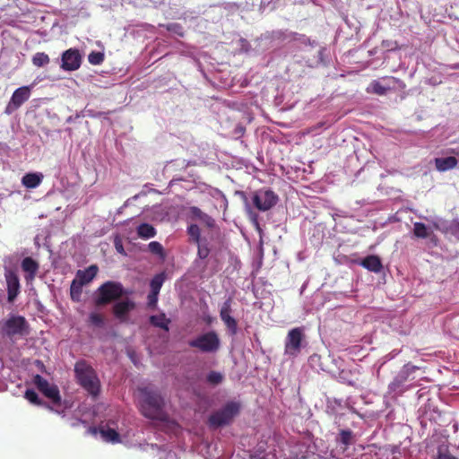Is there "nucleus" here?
Returning a JSON list of instances; mask_svg holds the SVG:
<instances>
[{
  "mask_svg": "<svg viewBox=\"0 0 459 459\" xmlns=\"http://www.w3.org/2000/svg\"><path fill=\"white\" fill-rule=\"evenodd\" d=\"M310 439L287 444L277 435H264L257 442L250 459H328V453L317 452Z\"/></svg>",
  "mask_w": 459,
  "mask_h": 459,
  "instance_id": "obj_1",
  "label": "nucleus"
},
{
  "mask_svg": "<svg viewBox=\"0 0 459 459\" xmlns=\"http://www.w3.org/2000/svg\"><path fill=\"white\" fill-rule=\"evenodd\" d=\"M335 441L336 449L328 454V459H374L369 454L355 455V435L348 429H340Z\"/></svg>",
  "mask_w": 459,
  "mask_h": 459,
  "instance_id": "obj_2",
  "label": "nucleus"
},
{
  "mask_svg": "<svg viewBox=\"0 0 459 459\" xmlns=\"http://www.w3.org/2000/svg\"><path fill=\"white\" fill-rule=\"evenodd\" d=\"M139 392L143 414L152 420H166L167 416L163 411L164 399L160 392L150 386L141 388Z\"/></svg>",
  "mask_w": 459,
  "mask_h": 459,
  "instance_id": "obj_3",
  "label": "nucleus"
},
{
  "mask_svg": "<svg viewBox=\"0 0 459 459\" xmlns=\"http://www.w3.org/2000/svg\"><path fill=\"white\" fill-rule=\"evenodd\" d=\"M33 384L47 398L50 400L51 405H49L48 408L51 411L58 414H62L66 409L72 406L68 401L61 400L58 387L54 384H50L41 376L36 375L33 377Z\"/></svg>",
  "mask_w": 459,
  "mask_h": 459,
  "instance_id": "obj_4",
  "label": "nucleus"
},
{
  "mask_svg": "<svg viewBox=\"0 0 459 459\" xmlns=\"http://www.w3.org/2000/svg\"><path fill=\"white\" fill-rule=\"evenodd\" d=\"M1 333L4 337L14 342L29 335L30 325L23 316L11 315L2 321Z\"/></svg>",
  "mask_w": 459,
  "mask_h": 459,
  "instance_id": "obj_5",
  "label": "nucleus"
},
{
  "mask_svg": "<svg viewBox=\"0 0 459 459\" xmlns=\"http://www.w3.org/2000/svg\"><path fill=\"white\" fill-rule=\"evenodd\" d=\"M74 373L78 383L91 395L97 396L100 393V380L93 370L85 361L76 362L74 366Z\"/></svg>",
  "mask_w": 459,
  "mask_h": 459,
  "instance_id": "obj_6",
  "label": "nucleus"
},
{
  "mask_svg": "<svg viewBox=\"0 0 459 459\" xmlns=\"http://www.w3.org/2000/svg\"><path fill=\"white\" fill-rule=\"evenodd\" d=\"M241 405L238 402L230 401L220 409L214 411L208 419L211 428L218 429L231 424L238 415Z\"/></svg>",
  "mask_w": 459,
  "mask_h": 459,
  "instance_id": "obj_7",
  "label": "nucleus"
},
{
  "mask_svg": "<svg viewBox=\"0 0 459 459\" xmlns=\"http://www.w3.org/2000/svg\"><path fill=\"white\" fill-rule=\"evenodd\" d=\"M417 369H419L417 366L411 363L405 364L394 377L393 381L389 383L387 388L388 394L392 397H396L403 394L408 389L406 382L414 379V377H411V375Z\"/></svg>",
  "mask_w": 459,
  "mask_h": 459,
  "instance_id": "obj_8",
  "label": "nucleus"
},
{
  "mask_svg": "<svg viewBox=\"0 0 459 459\" xmlns=\"http://www.w3.org/2000/svg\"><path fill=\"white\" fill-rule=\"evenodd\" d=\"M124 295V288L120 282L108 281L97 290L94 299L96 306H104Z\"/></svg>",
  "mask_w": 459,
  "mask_h": 459,
  "instance_id": "obj_9",
  "label": "nucleus"
},
{
  "mask_svg": "<svg viewBox=\"0 0 459 459\" xmlns=\"http://www.w3.org/2000/svg\"><path fill=\"white\" fill-rule=\"evenodd\" d=\"M188 345L203 353H215L221 347V340L216 332L209 331L190 340Z\"/></svg>",
  "mask_w": 459,
  "mask_h": 459,
  "instance_id": "obj_10",
  "label": "nucleus"
},
{
  "mask_svg": "<svg viewBox=\"0 0 459 459\" xmlns=\"http://www.w3.org/2000/svg\"><path fill=\"white\" fill-rule=\"evenodd\" d=\"M305 334L301 327H296L289 331L284 343V352L290 357H297L304 346Z\"/></svg>",
  "mask_w": 459,
  "mask_h": 459,
  "instance_id": "obj_11",
  "label": "nucleus"
},
{
  "mask_svg": "<svg viewBox=\"0 0 459 459\" xmlns=\"http://www.w3.org/2000/svg\"><path fill=\"white\" fill-rule=\"evenodd\" d=\"M278 201L277 195L270 189H259L253 194L252 202L259 211L265 212L273 207Z\"/></svg>",
  "mask_w": 459,
  "mask_h": 459,
  "instance_id": "obj_12",
  "label": "nucleus"
},
{
  "mask_svg": "<svg viewBox=\"0 0 459 459\" xmlns=\"http://www.w3.org/2000/svg\"><path fill=\"white\" fill-rule=\"evenodd\" d=\"M395 83H398L403 88L405 86L401 80L395 77H383L378 80H373L368 86L367 91L368 93L384 96L394 87Z\"/></svg>",
  "mask_w": 459,
  "mask_h": 459,
  "instance_id": "obj_13",
  "label": "nucleus"
},
{
  "mask_svg": "<svg viewBox=\"0 0 459 459\" xmlns=\"http://www.w3.org/2000/svg\"><path fill=\"white\" fill-rule=\"evenodd\" d=\"M32 87H33V85H30V86H22V87L16 89L13 91V93L5 108L4 112L8 115H11L13 112H14L16 109H18L24 102H26L30 97Z\"/></svg>",
  "mask_w": 459,
  "mask_h": 459,
  "instance_id": "obj_14",
  "label": "nucleus"
},
{
  "mask_svg": "<svg viewBox=\"0 0 459 459\" xmlns=\"http://www.w3.org/2000/svg\"><path fill=\"white\" fill-rule=\"evenodd\" d=\"M61 68L65 71H75L81 65V55L78 50L70 48L62 55Z\"/></svg>",
  "mask_w": 459,
  "mask_h": 459,
  "instance_id": "obj_15",
  "label": "nucleus"
},
{
  "mask_svg": "<svg viewBox=\"0 0 459 459\" xmlns=\"http://www.w3.org/2000/svg\"><path fill=\"white\" fill-rule=\"evenodd\" d=\"M4 277L7 285V299L12 303L20 293V280L16 273L12 270H6Z\"/></svg>",
  "mask_w": 459,
  "mask_h": 459,
  "instance_id": "obj_16",
  "label": "nucleus"
},
{
  "mask_svg": "<svg viewBox=\"0 0 459 459\" xmlns=\"http://www.w3.org/2000/svg\"><path fill=\"white\" fill-rule=\"evenodd\" d=\"M231 313V299H228L221 306L220 316L222 322L227 326L230 333L235 335L238 332V324L234 317L230 316Z\"/></svg>",
  "mask_w": 459,
  "mask_h": 459,
  "instance_id": "obj_17",
  "label": "nucleus"
},
{
  "mask_svg": "<svg viewBox=\"0 0 459 459\" xmlns=\"http://www.w3.org/2000/svg\"><path fill=\"white\" fill-rule=\"evenodd\" d=\"M134 307L135 303L129 299H126L113 306V314L120 322H127L129 319L128 315Z\"/></svg>",
  "mask_w": 459,
  "mask_h": 459,
  "instance_id": "obj_18",
  "label": "nucleus"
},
{
  "mask_svg": "<svg viewBox=\"0 0 459 459\" xmlns=\"http://www.w3.org/2000/svg\"><path fill=\"white\" fill-rule=\"evenodd\" d=\"M22 270L24 272V279L27 284L31 283L39 269V264L33 258L27 256L21 263Z\"/></svg>",
  "mask_w": 459,
  "mask_h": 459,
  "instance_id": "obj_19",
  "label": "nucleus"
},
{
  "mask_svg": "<svg viewBox=\"0 0 459 459\" xmlns=\"http://www.w3.org/2000/svg\"><path fill=\"white\" fill-rule=\"evenodd\" d=\"M189 214L192 220H195L205 225L209 229H213L216 225L215 221L200 208L192 206L189 208Z\"/></svg>",
  "mask_w": 459,
  "mask_h": 459,
  "instance_id": "obj_20",
  "label": "nucleus"
},
{
  "mask_svg": "<svg viewBox=\"0 0 459 459\" xmlns=\"http://www.w3.org/2000/svg\"><path fill=\"white\" fill-rule=\"evenodd\" d=\"M359 264L367 270L375 273H379L383 270V264L379 256L370 255L361 260Z\"/></svg>",
  "mask_w": 459,
  "mask_h": 459,
  "instance_id": "obj_21",
  "label": "nucleus"
},
{
  "mask_svg": "<svg viewBox=\"0 0 459 459\" xmlns=\"http://www.w3.org/2000/svg\"><path fill=\"white\" fill-rule=\"evenodd\" d=\"M98 273V266L92 264L85 270H78L76 273L75 280L82 285L91 282Z\"/></svg>",
  "mask_w": 459,
  "mask_h": 459,
  "instance_id": "obj_22",
  "label": "nucleus"
},
{
  "mask_svg": "<svg viewBox=\"0 0 459 459\" xmlns=\"http://www.w3.org/2000/svg\"><path fill=\"white\" fill-rule=\"evenodd\" d=\"M43 178L41 172H30L22 178V184L26 188H36L41 184Z\"/></svg>",
  "mask_w": 459,
  "mask_h": 459,
  "instance_id": "obj_23",
  "label": "nucleus"
},
{
  "mask_svg": "<svg viewBox=\"0 0 459 459\" xmlns=\"http://www.w3.org/2000/svg\"><path fill=\"white\" fill-rule=\"evenodd\" d=\"M99 433L101 439L105 442L112 444L120 442L119 434L115 430V429L109 427L108 425L100 426Z\"/></svg>",
  "mask_w": 459,
  "mask_h": 459,
  "instance_id": "obj_24",
  "label": "nucleus"
},
{
  "mask_svg": "<svg viewBox=\"0 0 459 459\" xmlns=\"http://www.w3.org/2000/svg\"><path fill=\"white\" fill-rule=\"evenodd\" d=\"M290 38L289 42H291L293 46L300 48V49H307L309 47H313L316 42L311 41L305 35H300L297 33H290L289 36Z\"/></svg>",
  "mask_w": 459,
  "mask_h": 459,
  "instance_id": "obj_25",
  "label": "nucleus"
},
{
  "mask_svg": "<svg viewBox=\"0 0 459 459\" xmlns=\"http://www.w3.org/2000/svg\"><path fill=\"white\" fill-rule=\"evenodd\" d=\"M457 159L453 156L446 157V158H437L435 160V165L437 170L446 171L448 169H452L457 165Z\"/></svg>",
  "mask_w": 459,
  "mask_h": 459,
  "instance_id": "obj_26",
  "label": "nucleus"
},
{
  "mask_svg": "<svg viewBox=\"0 0 459 459\" xmlns=\"http://www.w3.org/2000/svg\"><path fill=\"white\" fill-rule=\"evenodd\" d=\"M137 236L143 239L154 238L157 234L155 228L149 223H141L136 228Z\"/></svg>",
  "mask_w": 459,
  "mask_h": 459,
  "instance_id": "obj_27",
  "label": "nucleus"
},
{
  "mask_svg": "<svg viewBox=\"0 0 459 459\" xmlns=\"http://www.w3.org/2000/svg\"><path fill=\"white\" fill-rule=\"evenodd\" d=\"M150 322L154 326L160 327L166 331L169 330V320L166 317L165 314L151 316Z\"/></svg>",
  "mask_w": 459,
  "mask_h": 459,
  "instance_id": "obj_28",
  "label": "nucleus"
},
{
  "mask_svg": "<svg viewBox=\"0 0 459 459\" xmlns=\"http://www.w3.org/2000/svg\"><path fill=\"white\" fill-rule=\"evenodd\" d=\"M186 232L189 236L190 241L194 243H197L202 241L204 238H201V230L198 225L196 224H189Z\"/></svg>",
  "mask_w": 459,
  "mask_h": 459,
  "instance_id": "obj_29",
  "label": "nucleus"
},
{
  "mask_svg": "<svg viewBox=\"0 0 459 459\" xmlns=\"http://www.w3.org/2000/svg\"><path fill=\"white\" fill-rule=\"evenodd\" d=\"M165 273L156 274L150 282L151 291L160 293V290L165 281Z\"/></svg>",
  "mask_w": 459,
  "mask_h": 459,
  "instance_id": "obj_30",
  "label": "nucleus"
},
{
  "mask_svg": "<svg viewBox=\"0 0 459 459\" xmlns=\"http://www.w3.org/2000/svg\"><path fill=\"white\" fill-rule=\"evenodd\" d=\"M224 375L219 371H210L206 376V383L210 385L215 386L222 383Z\"/></svg>",
  "mask_w": 459,
  "mask_h": 459,
  "instance_id": "obj_31",
  "label": "nucleus"
},
{
  "mask_svg": "<svg viewBox=\"0 0 459 459\" xmlns=\"http://www.w3.org/2000/svg\"><path fill=\"white\" fill-rule=\"evenodd\" d=\"M413 233L419 238H427L429 236V228L422 222H414Z\"/></svg>",
  "mask_w": 459,
  "mask_h": 459,
  "instance_id": "obj_32",
  "label": "nucleus"
},
{
  "mask_svg": "<svg viewBox=\"0 0 459 459\" xmlns=\"http://www.w3.org/2000/svg\"><path fill=\"white\" fill-rule=\"evenodd\" d=\"M197 245V256L199 259L204 260L208 257L210 254L209 243L206 238L200 242L195 243Z\"/></svg>",
  "mask_w": 459,
  "mask_h": 459,
  "instance_id": "obj_33",
  "label": "nucleus"
},
{
  "mask_svg": "<svg viewBox=\"0 0 459 459\" xmlns=\"http://www.w3.org/2000/svg\"><path fill=\"white\" fill-rule=\"evenodd\" d=\"M49 61V56L44 52H38L32 56V64L37 67H44Z\"/></svg>",
  "mask_w": 459,
  "mask_h": 459,
  "instance_id": "obj_34",
  "label": "nucleus"
},
{
  "mask_svg": "<svg viewBox=\"0 0 459 459\" xmlns=\"http://www.w3.org/2000/svg\"><path fill=\"white\" fill-rule=\"evenodd\" d=\"M148 250L152 254L158 255L160 259H164L166 256L162 245L158 241L150 242L148 244Z\"/></svg>",
  "mask_w": 459,
  "mask_h": 459,
  "instance_id": "obj_35",
  "label": "nucleus"
},
{
  "mask_svg": "<svg viewBox=\"0 0 459 459\" xmlns=\"http://www.w3.org/2000/svg\"><path fill=\"white\" fill-rule=\"evenodd\" d=\"M82 284L80 283L75 279L72 281L71 287H70V294L71 298L74 300L78 301L80 299L82 290Z\"/></svg>",
  "mask_w": 459,
  "mask_h": 459,
  "instance_id": "obj_36",
  "label": "nucleus"
},
{
  "mask_svg": "<svg viewBox=\"0 0 459 459\" xmlns=\"http://www.w3.org/2000/svg\"><path fill=\"white\" fill-rule=\"evenodd\" d=\"M89 322L91 325L97 327H103L105 325V319L103 316L97 312H91L89 315Z\"/></svg>",
  "mask_w": 459,
  "mask_h": 459,
  "instance_id": "obj_37",
  "label": "nucleus"
},
{
  "mask_svg": "<svg viewBox=\"0 0 459 459\" xmlns=\"http://www.w3.org/2000/svg\"><path fill=\"white\" fill-rule=\"evenodd\" d=\"M104 60V54L99 51H92L88 56V61L90 64L98 65H100Z\"/></svg>",
  "mask_w": 459,
  "mask_h": 459,
  "instance_id": "obj_38",
  "label": "nucleus"
},
{
  "mask_svg": "<svg viewBox=\"0 0 459 459\" xmlns=\"http://www.w3.org/2000/svg\"><path fill=\"white\" fill-rule=\"evenodd\" d=\"M25 398L30 403H31L33 404H36V405L41 404V401L39 398L38 394L34 390H31V389L26 390V392H25Z\"/></svg>",
  "mask_w": 459,
  "mask_h": 459,
  "instance_id": "obj_39",
  "label": "nucleus"
},
{
  "mask_svg": "<svg viewBox=\"0 0 459 459\" xmlns=\"http://www.w3.org/2000/svg\"><path fill=\"white\" fill-rule=\"evenodd\" d=\"M166 29L178 36H184L183 28L178 23H169L166 25Z\"/></svg>",
  "mask_w": 459,
  "mask_h": 459,
  "instance_id": "obj_40",
  "label": "nucleus"
},
{
  "mask_svg": "<svg viewBox=\"0 0 459 459\" xmlns=\"http://www.w3.org/2000/svg\"><path fill=\"white\" fill-rule=\"evenodd\" d=\"M158 455L159 459H178L174 452L166 448L160 449Z\"/></svg>",
  "mask_w": 459,
  "mask_h": 459,
  "instance_id": "obj_41",
  "label": "nucleus"
},
{
  "mask_svg": "<svg viewBox=\"0 0 459 459\" xmlns=\"http://www.w3.org/2000/svg\"><path fill=\"white\" fill-rule=\"evenodd\" d=\"M325 48H321L317 50V57L316 59L313 60L310 64H309V66H316L320 64H323L324 63V52H325Z\"/></svg>",
  "mask_w": 459,
  "mask_h": 459,
  "instance_id": "obj_42",
  "label": "nucleus"
},
{
  "mask_svg": "<svg viewBox=\"0 0 459 459\" xmlns=\"http://www.w3.org/2000/svg\"><path fill=\"white\" fill-rule=\"evenodd\" d=\"M158 296L159 293L150 291L148 294L147 299H148V307H154L157 305L158 302Z\"/></svg>",
  "mask_w": 459,
  "mask_h": 459,
  "instance_id": "obj_43",
  "label": "nucleus"
},
{
  "mask_svg": "<svg viewBox=\"0 0 459 459\" xmlns=\"http://www.w3.org/2000/svg\"><path fill=\"white\" fill-rule=\"evenodd\" d=\"M114 246H115V248L116 250L121 254V255H126V251L124 249V247H123V243H122V240L119 237H117L114 240Z\"/></svg>",
  "mask_w": 459,
  "mask_h": 459,
  "instance_id": "obj_44",
  "label": "nucleus"
},
{
  "mask_svg": "<svg viewBox=\"0 0 459 459\" xmlns=\"http://www.w3.org/2000/svg\"><path fill=\"white\" fill-rule=\"evenodd\" d=\"M437 459H457V458L453 456V455H451L447 452L443 451L442 448H439L438 452H437Z\"/></svg>",
  "mask_w": 459,
  "mask_h": 459,
  "instance_id": "obj_45",
  "label": "nucleus"
},
{
  "mask_svg": "<svg viewBox=\"0 0 459 459\" xmlns=\"http://www.w3.org/2000/svg\"><path fill=\"white\" fill-rule=\"evenodd\" d=\"M250 216H251V220H252L253 223L255 224L256 230L260 231L261 229H260L259 222L257 220V215L255 213H251Z\"/></svg>",
  "mask_w": 459,
  "mask_h": 459,
  "instance_id": "obj_46",
  "label": "nucleus"
},
{
  "mask_svg": "<svg viewBox=\"0 0 459 459\" xmlns=\"http://www.w3.org/2000/svg\"><path fill=\"white\" fill-rule=\"evenodd\" d=\"M79 423H83V421H82V420H76V421L73 422V423H72V426H73V427H76V426H78V424H79Z\"/></svg>",
  "mask_w": 459,
  "mask_h": 459,
  "instance_id": "obj_47",
  "label": "nucleus"
},
{
  "mask_svg": "<svg viewBox=\"0 0 459 459\" xmlns=\"http://www.w3.org/2000/svg\"><path fill=\"white\" fill-rule=\"evenodd\" d=\"M344 403H345V405H344L345 407L351 408L349 399H347Z\"/></svg>",
  "mask_w": 459,
  "mask_h": 459,
  "instance_id": "obj_48",
  "label": "nucleus"
},
{
  "mask_svg": "<svg viewBox=\"0 0 459 459\" xmlns=\"http://www.w3.org/2000/svg\"><path fill=\"white\" fill-rule=\"evenodd\" d=\"M455 231L459 234V223H456L455 226Z\"/></svg>",
  "mask_w": 459,
  "mask_h": 459,
  "instance_id": "obj_49",
  "label": "nucleus"
},
{
  "mask_svg": "<svg viewBox=\"0 0 459 459\" xmlns=\"http://www.w3.org/2000/svg\"><path fill=\"white\" fill-rule=\"evenodd\" d=\"M342 416H343L342 414L337 415L336 416V420H338L340 421Z\"/></svg>",
  "mask_w": 459,
  "mask_h": 459,
  "instance_id": "obj_50",
  "label": "nucleus"
},
{
  "mask_svg": "<svg viewBox=\"0 0 459 459\" xmlns=\"http://www.w3.org/2000/svg\"><path fill=\"white\" fill-rule=\"evenodd\" d=\"M434 227H435L436 229H437V230H439V229H440L439 225H438L437 223H436V222L434 223Z\"/></svg>",
  "mask_w": 459,
  "mask_h": 459,
  "instance_id": "obj_51",
  "label": "nucleus"
},
{
  "mask_svg": "<svg viewBox=\"0 0 459 459\" xmlns=\"http://www.w3.org/2000/svg\"><path fill=\"white\" fill-rule=\"evenodd\" d=\"M455 67H456V68H459V65H457Z\"/></svg>",
  "mask_w": 459,
  "mask_h": 459,
  "instance_id": "obj_52",
  "label": "nucleus"
}]
</instances>
